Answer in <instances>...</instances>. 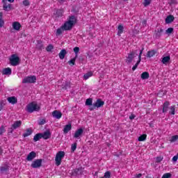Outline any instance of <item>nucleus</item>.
Listing matches in <instances>:
<instances>
[{
    "label": "nucleus",
    "instance_id": "obj_5",
    "mask_svg": "<svg viewBox=\"0 0 178 178\" xmlns=\"http://www.w3.org/2000/svg\"><path fill=\"white\" fill-rule=\"evenodd\" d=\"M35 81H37V78L35 77V76H29L25 77L23 79L22 83H35Z\"/></svg>",
    "mask_w": 178,
    "mask_h": 178
},
{
    "label": "nucleus",
    "instance_id": "obj_6",
    "mask_svg": "<svg viewBox=\"0 0 178 178\" xmlns=\"http://www.w3.org/2000/svg\"><path fill=\"white\" fill-rule=\"evenodd\" d=\"M2 3L3 10H6V12H10V10H12V4L8 3V0H2Z\"/></svg>",
    "mask_w": 178,
    "mask_h": 178
},
{
    "label": "nucleus",
    "instance_id": "obj_27",
    "mask_svg": "<svg viewBox=\"0 0 178 178\" xmlns=\"http://www.w3.org/2000/svg\"><path fill=\"white\" fill-rule=\"evenodd\" d=\"M65 55H66V50L65 49L61 50V51L59 53L60 59H65Z\"/></svg>",
    "mask_w": 178,
    "mask_h": 178
},
{
    "label": "nucleus",
    "instance_id": "obj_41",
    "mask_svg": "<svg viewBox=\"0 0 178 178\" xmlns=\"http://www.w3.org/2000/svg\"><path fill=\"white\" fill-rule=\"evenodd\" d=\"M151 4V0H145L143 2L144 6L147 7Z\"/></svg>",
    "mask_w": 178,
    "mask_h": 178
},
{
    "label": "nucleus",
    "instance_id": "obj_21",
    "mask_svg": "<svg viewBox=\"0 0 178 178\" xmlns=\"http://www.w3.org/2000/svg\"><path fill=\"white\" fill-rule=\"evenodd\" d=\"M140 77L142 80H147V79H149V73H148L147 72H145L141 74Z\"/></svg>",
    "mask_w": 178,
    "mask_h": 178
},
{
    "label": "nucleus",
    "instance_id": "obj_32",
    "mask_svg": "<svg viewBox=\"0 0 178 178\" xmlns=\"http://www.w3.org/2000/svg\"><path fill=\"white\" fill-rule=\"evenodd\" d=\"M169 113H170V115H175V106H171L170 107Z\"/></svg>",
    "mask_w": 178,
    "mask_h": 178
},
{
    "label": "nucleus",
    "instance_id": "obj_51",
    "mask_svg": "<svg viewBox=\"0 0 178 178\" xmlns=\"http://www.w3.org/2000/svg\"><path fill=\"white\" fill-rule=\"evenodd\" d=\"M45 120H41L39 122V124L42 125V124H45Z\"/></svg>",
    "mask_w": 178,
    "mask_h": 178
},
{
    "label": "nucleus",
    "instance_id": "obj_10",
    "mask_svg": "<svg viewBox=\"0 0 178 178\" xmlns=\"http://www.w3.org/2000/svg\"><path fill=\"white\" fill-rule=\"evenodd\" d=\"M35 156H37V154L35 152H31L26 156V161H31Z\"/></svg>",
    "mask_w": 178,
    "mask_h": 178
},
{
    "label": "nucleus",
    "instance_id": "obj_23",
    "mask_svg": "<svg viewBox=\"0 0 178 178\" xmlns=\"http://www.w3.org/2000/svg\"><path fill=\"white\" fill-rule=\"evenodd\" d=\"M174 20L175 17H173V15H169L165 19V23L169 24V23H172V22H173Z\"/></svg>",
    "mask_w": 178,
    "mask_h": 178
},
{
    "label": "nucleus",
    "instance_id": "obj_1",
    "mask_svg": "<svg viewBox=\"0 0 178 178\" xmlns=\"http://www.w3.org/2000/svg\"><path fill=\"white\" fill-rule=\"evenodd\" d=\"M76 17L71 16L68 18L67 22H65V24L63 25V28L65 31H69V30L73 29V26L76 24Z\"/></svg>",
    "mask_w": 178,
    "mask_h": 178
},
{
    "label": "nucleus",
    "instance_id": "obj_56",
    "mask_svg": "<svg viewBox=\"0 0 178 178\" xmlns=\"http://www.w3.org/2000/svg\"><path fill=\"white\" fill-rule=\"evenodd\" d=\"M2 154H3V149L0 147V155H2Z\"/></svg>",
    "mask_w": 178,
    "mask_h": 178
},
{
    "label": "nucleus",
    "instance_id": "obj_43",
    "mask_svg": "<svg viewBox=\"0 0 178 178\" xmlns=\"http://www.w3.org/2000/svg\"><path fill=\"white\" fill-rule=\"evenodd\" d=\"M5 131H6V130H5V127L1 126L0 127V136H2Z\"/></svg>",
    "mask_w": 178,
    "mask_h": 178
},
{
    "label": "nucleus",
    "instance_id": "obj_2",
    "mask_svg": "<svg viewBox=\"0 0 178 178\" xmlns=\"http://www.w3.org/2000/svg\"><path fill=\"white\" fill-rule=\"evenodd\" d=\"M26 111L29 113H33V112H38L40 111V106L35 102H32L26 106Z\"/></svg>",
    "mask_w": 178,
    "mask_h": 178
},
{
    "label": "nucleus",
    "instance_id": "obj_22",
    "mask_svg": "<svg viewBox=\"0 0 178 178\" xmlns=\"http://www.w3.org/2000/svg\"><path fill=\"white\" fill-rule=\"evenodd\" d=\"M51 137V133L49 131H45L44 134H42V138H44V140H48Z\"/></svg>",
    "mask_w": 178,
    "mask_h": 178
},
{
    "label": "nucleus",
    "instance_id": "obj_17",
    "mask_svg": "<svg viewBox=\"0 0 178 178\" xmlns=\"http://www.w3.org/2000/svg\"><path fill=\"white\" fill-rule=\"evenodd\" d=\"M170 62V56H164L161 58V63L163 65H168Z\"/></svg>",
    "mask_w": 178,
    "mask_h": 178
},
{
    "label": "nucleus",
    "instance_id": "obj_40",
    "mask_svg": "<svg viewBox=\"0 0 178 178\" xmlns=\"http://www.w3.org/2000/svg\"><path fill=\"white\" fill-rule=\"evenodd\" d=\"M76 148H77V143H74L72 145L71 149H72V152H74V151H76Z\"/></svg>",
    "mask_w": 178,
    "mask_h": 178
},
{
    "label": "nucleus",
    "instance_id": "obj_61",
    "mask_svg": "<svg viewBox=\"0 0 178 178\" xmlns=\"http://www.w3.org/2000/svg\"><path fill=\"white\" fill-rule=\"evenodd\" d=\"M1 170H5V169L3 168V167L1 168Z\"/></svg>",
    "mask_w": 178,
    "mask_h": 178
},
{
    "label": "nucleus",
    "instance_id": "obj_54",
    "mask_svg": "<svg viewBox=\"0 0 178 178\" xmlns=\"http://www.w3.org/2000/svg\"><path fill=\"white\" fill-rule=\"evenodd\" d=\"M3 109V104L2 103H0V111Z\"/></svg>",
    "mask_w": 178,
    "mask_h": 178
},
{
    "label": "nucleus",
    "instance_id": "obj_62",
    "mask_svg": "<svg viewBox=\"0 0 178 178\" xmlns=\"http://www.w3.org/2000/svg\"><path fill=\"white\" fill-rule=\"evenodd\" d=\"M175 156H177V158L178 159V153H177V154Z\"/></svg>",
    "mask_w": 178,
    "mask_h": 178
},
{
    "label": "nucleus",
    "instance_id": "obj_18",
    "mask_svg": "<svg viewBox=\"0 0 178 178\" xmlns=\"http://www.w3.org/2000/svg\"><path fill=\"white\" fill-rule=\"evenodd\" d=\"M162 34H163V29H162V28L158 29L156 31L155 38H160Z\"/></svg>",
    "mask_w": 178,
    "mask_h": 178
},
{
    "label": "nucleus",
    "instance_id": "obj_8",
    "mask_svg": "<svg viewBox=\"0 0 178 178\" xmlns=\"http://www.w3.org/2000/svg\"><path fill=\"white\" fill-rule=\"evenodd\" d=\"M104 104H105V102L104 101L101 100V99H98L93 104V106L94 108H101L104 106Z\"/></svg>",
    "mask_w": 178,
    "mask_h": 178
},
{
    "label": "nucleus",
    "instance_id": "obj_39",
    "mask_svg": "<svg viewBox=\"0 0 178 178\" xmlns=\"http://www.w3.org/2000/svg\"><path fill=\"white\" fill-rule=\"evenodd\" d=\"M70 88V83L67 82L65 85H63V88H65V90H67V88Z\"/></svg>",
    "mask_w": 178,
    "mask_h": 178
},
{
    "label": "nucleus",
    "instance_id": "obj_45",
    "mask_svg": "<svg viewBox=\"0 0 178 178\" xmlns=\"http://www.w3.org/2000/svg\"><path fill=\"white\" fill-rule=\"evenodd\" d=\"M29 5H30V1L29 0H24L23 1L24 6H29Z\"/></svg>",
    "mask_w": 178,
    "mask_h": 178
},
{
    "label": "nucleus",
    "instance_id": "obj_42",
    "mask_svg": "<svg viewBox=\"0 0 178 178\" xmlns=\"http://www.w3.org/2000/svg\"><path fill=\"white\" fill-rule=\"evenodd\" d=\"M173 33V28H168L166 31H165V34H172Z\"/></svg>",
    "mask_w": 178,
    "mask_h": 178
},
{
    "label": "nucleus",
    "instance_id": "obj_57",
    "mask_svg": "<svg viewBox=\"0 0 178 178\" xmlns=\"http://www.w3.org/2000/svg\"><path fill=\"white\" fill-rule=\"evenodd\" d=\"M7 2H10V3H13V2H15V0H7Z\"/></svg>",
    "mask_w": 178,
    "mask_h": 178
},
{
    "label": "nucleus",
    "instance_id": "obj_13",
    "mask_svg": "<svg viewBox=\"0 0 178 178\" xmlns=\"http://www.w3.org/2000/svg\"><path fill=\"white\" fill-rule=\"evenodd\" d=\"M135 54L134 52H131L128 55V57L127 58L126 63H131L133 62V60L134 59Z\"/></svg>",
    "mask_w": 178,
    "mask_h": 178
},
{
    "label": "nucleus",
    "instance_id": "obj_55",
    "mask_svg": "<svg viewBox=\"0 0 178 178\" xmlns=\"http://www.w3.org/2000/svg\"><path fill=\"white\" fill-rule=\"evenodd\" d=\"M58 2L60 3H64V2H66V0H58Z\"/></svg>",
    "mask_w": 178,
    "mask_h": 178
},
{
    "label": "nucleus",
    "instance_id": "obj_58",
    "mask_svg": "<svg viewBox=\"0 0 178 178\" xmlns=\"http://www.w3.org/2000/svg\"><path fill=\"white\" fill-rule=\"evenodd\" d=\"M129 119H131V120H133V119H134V115L129 116Z\"/></svg>",
    "mask_w": 178,
    "mask_h": 178
},
{
    "label": "nucleus",
    "instance_id": "obj_11",
    "mask_svg": "<svg viewBox=\"0 0 178 178\" xmlns=\"http://www.w3.org/2000/svg\"><path fill=\"white\" fill-rule=\"evenodd\" d=\"M13 29L14 30H16V31H19L20 29L22 28V24L19 22H13Z\"/></svg>",
    "mask_w": 178,
    "mask_h": 178
},
{
    "label": "nucleus",
    "instance_id": "obj_34",
    "mask_svg": "<svg viewBox=\"0 0 178 178\" xmlns=\"http://www.w3.org/2000/svg\"><path fill=\"white\" fill-rule=\"evenodd\" d=\"M56 17H59V16H62L63 15V10H58L56 12Z\"/></svg>",
    "mask_w": 178,
    "mask_h": 178
},
{
    "label": "nucleus",
    "instance_id": "obj_7",
    "mask_svg": "<svg viewBox=\"0 0 178 178\" xmlns=\"http://www.w3.org/2000/svg\"><path fill=\"white\" fill-rule=\"evenodd\" d=\"M42 165V160L36 159L32 162L31 168H33V169H37L38 168H41Z\"/></svg>",
    "mask_w": 178,
    "mask_h": 178
},
{
    "label": "nucleus",
    "instance_id": "obj_64",
    "mask_svg": "<svg viewBox=\"0 0 178 178\" xmlns=\"http://www.w3.org/2000/svg\"><path fill=\"white\" fill-rule=\"evenodd\" d=\"M90 111H92V108H90Z\"/></svg>",
    "mask_w": 178,
    "mask_h": 178
},
{
    "label": "nucleus",
    "instance_id": "obj_50",
    "mask_svg": "<svg viewBox=\"0 0 178 178\" xmlns=\"http://www.w3.org/2000/svg\"><path fill=\"white\" fill-rule=\"evenodd\" d=\"M141 176H143V174L140 173V174H136L134 175V178H140L141 177Z\"/></svg>",
    "mask_w": 178,
    "mask_h": 178
},
{
    "label": "nucleus",
    "instance_id": "obj_46",
    "mask_svg": "<svg viewBox=\"0 0 178 178\" xmlns=\"http://www.w3.org/2000/svg\"><path fill=\"white\" fill-rule=\"evenodd\" d=\"M47 51L48 52H51V51H52V49H54V46L52 45H49L47 48H46Z\"/></svg>",
    "mask_w": 178,
    "mask_h": 178
},
{
    "label": "nucleus",
    "instance_id": "obj_16",
    "mask_svg": "<svg viewBox=\"0 0 178 178\" xmlns=\"http://www.w3.org/2000/svg\"><path fill=\"white\" fill-rule=\"evenodd\" d=\"M70 130H72V124H68L64 127L63 131L64 134H67Z\"/></svg>",
    "mask_w": 178,
    "mask_h": 178
},
{
    "label": "nucleus",
    "instance_id": "obj_36",
    "mask_svg": "<svg viewBox=\"0 0 178 178\" xmlns=\"http://www.w3.org/2000/svg\"><path fill=\"white\" fill-rule=\"evenodd\" d=\"M36 47H37L38 49H42V42L41 41L38 40Z\"/></svg>",
    "mask_w": 178,
    "mask_h": 178
},
{
    "label": "nucleus",
    "instance_id": "obj_49",
    "mask_svg": "<svg viewBox=\"0 0 178 178\" xmlns=\"http://www.w3.org/2000/svg\"><path fill=\"white\" fill-rule=\"evenodd\" d=\"M5 24V22H3V19L0 18V28L3 27V25Z\"/></svg>",
    "mask_w": 178,
    "mask_h": 178
},
{
    "label": "nucleus",
    "instance_id": "obj_60",
    "mask_svg": "<svg viewBox=\"0 0 178 178\" xmlns=\"http://www.w3.org/2000/svg\"><path fill=\"white\" fill-rule=\"evenodd\" d=\"M3 16V14L2 13H0V19H2Z\"/></svg>",
    "mask_w": 178,
    "mask_h": 178
},
{
    "label": "nucleus",
    "instance_id": "obj_3",
    "mask_svg": "<svg viewBox=\"0 0 178 178\" xmlns=\"http://www.w3.org/2000/svg\"><path fill=\"white\" fill-rule=\"evenodd\" d=\"M65 158V152L60 151L57 152L55 158V162L56 166H60V163H62V159Z\"/></svg>",
    "mask_w": 178,
    "mask_h": 178
},
{
    "label": "nucleus",
    "instance_id": "obj_33",
    "mask_svg": "<svg viewBox=\"0 0 178 178\" xmlns=\"http://www.w3.org/2000/svg\"><path fill=\"white\" fill-rule=\"evenodd\" d=\"M147 140V135L143 134L138 138V141H145Z\"/></svg>",
    "mask_w": 178,
    "mask_h": 178
},
{
    "label": "nucleus",
    "instance_id": "obj_28",
    "mask_svg": "<svg viewBox=\"0 0 178 178\" xmlns=\"http://www.w3.org/2000/svg\"><path fill=\"white\" fill-rule=\"evenodd\" d=\"M41 138H42V134H37L34 138L33 140L35 141H38L39 140H41Z\"/></svg>",
    "mask_w": 178,
    "mask_h": 178
},
{
    "label": "nucleus",
    "instance_id": "obj_47",
    "mask_svg": "<svg viewBox=\"0 0 178 178\" xmlns=\"http://www.w3.org/2000/svg\"><path fill=\"white\" fill-rule=\"evenodd\" d=\"M79 51H80V48H79L78 47H76L74 48V54H76V55L79 54Z\"/></svg>",
    "mask_w": 178,
    "mask_h": 178
},
{
    "label": "nucleus",
    "instance_id": "obj_59",
    "mask_svg": "<svg viewBox=\"0 0 178 178\" xmlns=\"http://www.w3.org/2000/svg\"><path fill=\"white\" fill-rule=\"evenodd\" d=\"M145 24H147V21H143V26H145Z\"/></svg>",
    "mask_w": 178,
    "mask_h": 178
},
{
    "label": "nucleus",
    "instance_id": "obj_30",
    "mask_svg": "<svg viewBox=\"0 0 178 178\" xmlns=\"http://www.w3.org/2000/svg\"><path fill=\"white\" fill-rule=\"evenodd\" d=\"M123 30H124L123 26L119 25L118 26V35H122V34L123 33Z\"/></svg>",
    "mask_w": 178,
    "mask_h": 178
},
{
    "label": "nucleus",
    "instance_id": "obj_26",
    "mask_svg": "<svg viewBox=\"0 0 178 178\" xmlns=\"http://www.w3.org/2000/svg\"><path fill=\"white\" fill-rule=\"evenodd\" d=\"M3 74H12V70L10 67L3 70Z\"/></svg>",
    "mask_w": 178,
    "mask_h": 178
},
{
    "label": "nucleus",
    "instance_id": "obj_14",
    "mask_svg": "<svg viewBox=\"0 0 178 178\" xmlns=\"http://www.w3.org/2000/svg\"><path fill=\"white\" fill-rule=\"evenodd\" d=\"M169 105H170V103L169 102H165L163 104V113H166L169 111Z\"/></svg>",
    "mask_w": 178,
    "mask_h": 178
},
{
    "label": "nucleus",
    "instance_id": "obj_9",
    "mask_svg": "<svg viewBox=\"0 0 178 178\" xmlns=\"http://www.w3.org/2000/svg\"><path fill=\"white\" fill-rule=\"evenodd\" d=\"M83 133H84L83 129L81 128L77 129L74 134V138H80V137L83 135Z\"/></svg>",
    "mask_w": 178,
    "mask_h": 178
},
{
    "label": "nucleus",
    "instance_id": "obj_24",
    "mask_svg": "<svg viewBox=\"0 0 178 178\" xmlns=\"http://www.w3.org/2000/svg\"><path fill=\"white\" fill-rule=\"evenodd\" d=\"M22 126V121H16L13 124V128L16 129Z\"/></svg>",
    "mask_w": 178,
    "mask_h": 178
},
{
    "label": "nucleus",
    "instance_id": "obj_53",
    "mask_svg": "<svg viewBox=\"0 0 178 178\" xmlns=\"http://www.w3.org/2000/svg\"><path fill=\"white\" fill-rule=\"evenodd\" d=\"M163 158L162 157H157L156 158V162L159 163V162H161Z\"/></svg>",
    "mask_w": 178,
    "mask_h": 178
},
{
    "label": "nucleus",
    "instance_id": "obj_48",
    "mask_svg": "<svg viewBox=\"0 0 178 178\" xmlns=\"http://www.w3.org/2000/svg\"><path fill=\"white\" fill-rule=\"evenodd\" d=\"M76 63V58H72L69 61L70 65H74V63Z\"/></svg>",
    "mask_w": 178,
    "mask_h": 178
},
{
    "label": "nucleus",
    "instance_id": "obj_25",
    "mask_svg": "<svg viewBox=\"0 0 178 178\" xmlns=\"http://www.w3.org/2000/svg\"><path fill=\"white\" fill-rule=\"evenodd\" d=\"M92 74H93L92 72H89L83 75L84 80H88V79H90V77H92Z\"/></svg>",
    "mask_w": 178,
    "mask_h": 178
},
{
    "label": "nucleus",
    "instance_id": "obj_44",
    "mask_svg": "<svg viewBox=\"0 0 178 178\" xmlns=\"http://www.w3.org/2000/svg\"><path fill=\"white\" fill-rule=\"evenodd\" d=\"M104 178H111V172L107 171L104 173Z\"/></svg>",
    "mask_w": 178,
    "mask_h": 178
},
{
    "label": "nucleus",
    "instance_id": "obj_29",
    "mask_svg": "<svg viewBox=\"0 0 178 178\" xmlns=\"http://www.w3.org/2000/svg\"><path fill=\"white\" fill-rule=\"evenodd\" d=\"M65 31V29L63 28V25L61 26L60 28L58 29L56 31V35H60Z\"/></svg>",
    "mask_w": 178,
    "mask_h": 178
},
{
    "label": "nucleus",
    "instance_id": "obj_4",
    "mask_svg": "<svg viewBox=\"0 0 178 178\" xmlns=\"http://www.w3.org/2000/svg\"><path fill=\"white\" fill-rule=\"evenodd\" d=\"M9 60L11 66H17L20 63V58L16 54H13Z\"/></svg>",
    "mask_w": 178,
    "mask_h": 178
},
{
    "label": "nucleus",
    "instance_id": "obj_19",
    "mask_svg": "<svg viewBox=\"0 0 178 178\" xmlns=\"http://www.w3.org/2000/svg\"><path fill=\"white\" fill-rule=\"evenodd\" d=\"M8 101L10 104L15 105V104H17V99L15 97H10L8 98Z\"/></svg>",
    "mask_w": 178,
    "mask_h": 178
},
{
    "label": "nucleus",
    "instance_id": "obj_12",
    "mask_svg": "<svg viewBox=\"0 0 178 178\" xmlns=\"http://www.w3.org/2000/svg\"><path fill=\"white\" fill-rule=\"evenodd\" d=\"M52 116L56 119H60V118H62V113L59 111L56 110L52 112Z\"/></svg>",
    "mask_w": 178,
    "mask_h": 178
},
{
    "label": "nucleus",
    "instance_id": "obj_20",
    "mask_svg": "<svg viewBox=\"0 0 178 178\" xmlns=\"http://www.w3.org/2000/svg\"><path fill=\"white\" fill-rule=\"evenodd\" d=\"M33 134V130L30 128L27 129L25 133L23 134L24 137H29V136H31Z\"/></svg>",
    "mask_w": 178,
    "mask_h": 178
},
{
    "label": "nucleus",
    "instance_id": "obj_31",
    "mask_svg": "<svg viewBox=\"0 0 178 178\" xmlns=\"http://www.w3.org/2000/svg\"><path fill=\"white\" fill-rule=\"evenodd\" d=\"M177 140H178V136L175 135L171 137L170 142V143H176V141H177Z\"/></svg>",
    "mask_w": 178,
    "mask_h": 178
},
{
    "label": "nucleus",
    "instance_id": "obj_35",
    "mask_svg": "<svg viewBox=\"0 0 178 178\" xmlns=\"http://www.w3.org/2000/svg\"><path fill=\"white\" fill-rule=\"evenodd\" d=\"M154 55H155V51L152 50L147 52V56L148 58H152V56H154Z\"/></svg>",
    "mask_w": 178,
    "mask_h": 178
},
{
    "label": "nucleus",
    "instance_id": "obj_38",
    "mask_svg": "<svg viewBox=\"0 0 178 178\" xmlns=\"http://www.w3.org/2000/svg\"><path fill=\"white\" fill-rule=\"evenodd\" d=\"M170 177H172V174L168 172L163 175L161 178H170Z\"/></svg>",
    "mask_w": 178,
    "mask_h": 178
},
{
    "label": "nucleus",
    "instance_id": "obj_37",
    "mask_svg": "<svg viewBox=\"0 0 178 178\" xmlns=\"http://www.w3.org/2000/svg\"><path fill=\"white\" fill-rule=\"evenodd\" d=\"M86 105H88V106L92 105V99H86Z\"/></svg>",
    "mask_w": 178,
    "mask_h": 178
},
{
    "label": "nucleus",
    "instance_id": "obj_52",
    "mask_svg": "<svg viewBox=\"0 0 178 178\" xmlns=\"http://www.w3.org/2000/svg\"><path fill=\"white\" fill-rule=\"evenodd\" d=\"M177 156H174L172 158V161L173 162H177Z\"/></svg>",
    "mask_w": 178,
    "mask_h": 178
},
{
    "label": "nucleus",
    "instance_id": "obj_15",
    "mask_svg": "<svg viewBox=\"0 0 178 178\" xmlns=\"http://www.w3.org/2000/svg\"><path fill=\"white\" fill-rule=\"evenodd\" d=\"M143 49L140 50V54H139V60L137 61V63L135 64V65L132 67V70H136L137 69L138 65H140V62H141V55H143Z\"/></svg>",
    "mask_w": 178,
    "mask_h": 178
},
{
    "label": "nucleus",
    "instance_id": "obj_63",
    "mask_svg": "<svg viewBox=\"0 0 178 178\" xmlns=\"http://www.w3.org/2000/svg\"><path fill=\"white\" fill-rule=\"evenodd\" d=\"M146 178H151V177H146Z\"/></svg>",
    "mask_w": 178,
    "mask_h": 178
}]
</instances>
